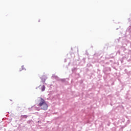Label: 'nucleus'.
<instances>
[{
	"mask_svg": "<svg viewBox=\"0 0 131 131\" xmlns=\"http://www.w3.org/2000/svg\"><path fill=\"white\" fill-rule=\"evenodd\" d=\"M38 102V106L40 107L41 110H44L45 111L48 110L49 106L45 99L42 98H39Z\"/></svg>",
	"mask_w": 131,
	"mask_h": 131,
	"instance_id": "obj_1",
	"label": "nucleus"
},
{
	"mask_svg": "<svg viewBox=\"0 0 131 131\" xmlns=\"http://www.w3.org/2000/svg\"><path fill=\"white\" fill-rule=\"evenodd\" d=\"M39 88H40L41 92H45V91H46V86H45L44 85H40Z\"/></svg>",
	"mask_w": 131,
	"mask_h": 131,
	"instance_id": "obj_2",
	"label": "nucleus"
},
{
	"mask_svg": "<svg viewBox=\"0 0 131 131\" xmlns=\"http://www.w3.org/2000/svg\"><path fill=\"white\" fill-rule=\"evenodd\" d=\"M21 117L23 118H27V117H28L27 115L21 116Z\"/></svg>",
	"mask_w": 131,
	"mask_h": 131,
	"instance_id": "obj_3",
	"label": "nucleus"
},
{
	"mask_svg": "<svg viewBox=\"0 0 131 131\" xmlns=\"http://www.w3.org/2000/svg\"><path fill=\"white\" fill-rule=\"evenodd\" d=\"M36 110H37V111H39L40 109L38 108H36Z\"/></svg>",
	"mask_w": 131,
	"mask_h": 131,
	"instance_id": "obj_4",
	"label": "nucleus"
},
{
	"mask_svg": "<svg viewBox=\"0 0 131 131\" xmlns=\"http://www.w3.org/2000/svg\"><path fill=\"white\" fill-rule=\"evenodd\" d=\"M21 68H23V69H24L23 68H24V66H23L21 67Z\"/></svg>",
	"mask_w": 131,
	"mask_h": 131,
	"instance_id": "obj_5",
	"label": "nucleus"
}]
</instances>
